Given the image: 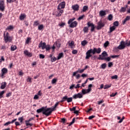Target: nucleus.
<instances>
[{
	"label": "nucleus",
	"instance_id": "obj_1",
	"mask_svg": "<svg viewBox=\"0 0 130 130\" xmlns=\"http://www.w3.org/2000/svg\"><path fill=\"white\" fill-rule=\"evenodd\" d=\"M58 104V103H56L52 108L42 107L41 108L38 109L37 112V113H41L42 112L44 115L49 116L50 115H51L53 111H55L56 107H57Z\"/></svg>",
	"mask_w": 130,
	"mask_h": 130
},
{
	"label": "nucleus",
	"instance_id": "obj_2",
	"mask_svg": "<svg viewBox=\"0 0 130 130\" xmlns=\"http://www.w3.org/2000/svg\"><path fill=\"white\" fill-rule=\"evenodd\" d=\"M100 54L101 53V48H93V49H90L88 50L86 53V59H89L90 57H91L92 54Z\"/></svg>",
	"mask_w": 130,
	"mask_h": 130
},
{
	"label": "nucleus",
	"instance_id": "obj_3",
	"mask_svg": "<svg viewBox=\"0 0 130 130\" xmlns=\"http://www.w3.org/2000/svg\"><path fill=\"white\" fill-rule=\"evenodd\" d=\"M4 39L5 43H8V42H12L13 41V37L10 36V34L8 32H6L4 34Z\"/></svg>",
	"mask_w": 130,
	"mask_h": 130
},
{
	"label": "nucleus",
	"instance_id": "obj_4",
	"mask_svg": "<svg viewBox=\"0 0 130 130\" xmlns=\"http://www.w3.org/2000/svg\"><path fill=\"white\" fill-rule=\"evenodd\" d=\"M75 19V18H72V19H70L68 21V24H70V27L71 28H75V27L78 26V22H77L76 21L73 22V21H74Z\"/></svg>",
	"mask_w": 130,
	"mask_h": 130
},
{
	"label": "nucleus",
	"instance_id": "obj_5",
	"mask_svg": "<svg viewBox=\"0 0 130 130\" xmlns=\"http://www.w3.org/2000/svg\"><path fill=\"white\" fill-rule=\"evenodd\" d=\"M93 85L92 84H89L88 87L87 89H82V93L83 95H85L86 94H88V93H90L91 91H92V87Z\"/></svg>",
	"mask_w": 130,
	"mask_h": 130
},
{
	"label": "nucleus",
	"instance_id": "obj_6",
	"mask_svg": "<svg viewBox=\"0 0 130 130\" xmlns=\"http://www.w3.org/2000/svg\"><path fill=\"white\" fill-rule=\"evenodd\" d=\"M100 57H98V59L99 60H104V59L102 58H105L107 57V56H108V54H107V52L106 51H104L102 52L101 55H99Z\"/></svg>",
	"mask_w": 130,
	"mask_h": 130
},
{
	"label": "nucleus",
	"instance_id": "obj_7",
	"mask_svg": "<svg viewBox=\"0 0 130 130\" xmlns=\"http://www.w3.org/2000/svg\"><path fill=\"white\" fill-rule=\"evenodd\" d=\"M105 24L106 23L104 21L100 20L98 23V26L96 27L97 30H100L101 29H102V28L105 26Z\"/></svg>",
	"mask_w": 130,
	"mask_h": 130
},
{
	"label": "nucleus",
	"instance_id": "obj_8",
	"mask_svg": "<svg viewBox=\"0 0 130 130\" xmlns=\"http://www.w3.org/2000/svg\"><path fill=\"white\" fill-rule=\"evenodd\" d=\"M34 119H35V117L30 118L28 120H26L25 122L26 126H29H29H32L33 123H30V121H32V120H34Z\"/></svg>",
	"mask_w": 130,
	"mask_h": 130
},
{
	"label": "nucleus",
	"instance_id": "obj_9",
	"mask_svg": "<svg viewBox=\"0 0 130 130\" xmlns=\"http://www.w3.org/2000/svg\"><path fill=\"white\" fill-rule=\"evenodd\" d=\"M124 48H125V43L123 41H121L120 45L116 48V49H119L120 50H121L122 49H124Z\"/></svg>",
	"mask_w": 130,
	"mask_h": 130
},
{
	"label": "nucleus",
	"instance_id": "obj_10",
	"mask_svg": "<svg viewBox=\"0 0 130 130\" xmlns=\"http://www.w3.org/2000/svg\"><path fill=\"white\" fill-rule=\"evenodd\" d=\"M6 74H8V69L6 68H4L1 70V77L2 79H4L5 78V75H6Z\"/></svg>",
	"mask_w": 130,
	"mask_h": 130
},
{
	"label": "nucleus",
	"instance_id": "obj_11",
	"mask_svg": "<svg viewBox=\"0 0 130 130\" xmlns=\"http://www.w3.org/2000/svg\"><path fill=\"white\" fill-rule=\"evenodd\" d=\"M66 8V2H63L59 4L57 6V10H61V9H64Z\"/></svg>",
	"mask_w": 130,
	"mask_h": 130
},
{
	"label": "nucleus",
	"instance_id": "obj_12",
	"mask_svg": "<svg viewBox=\"0 0 130 130\" xmlns=\"http://www.w3.org/2000/svg\"><path fill=\"white\" fill-rule=\"evenodd\" d=\"M87 25L88 26V27H91V32H93L94 30H95V25H94L93 23H91L90 22H87Z\"/></svg>",
	"mask_w": 130,
	"mask_h": 130
},
{
	"label": "nucleus",
	"instance_id": "obj_13",
	"mask_svg": "<svg viewBox=\"0 0 130 130\" xmlns=\"http://www.w3.org/2000/svg\"><path fill=\"white\" fill-rule=\"evenodd\" d=\"M0 10L2 12L5 11V1L4 0L0 1Z\"/></svg>",
	"mask_w": 130,
	"mask_h": 130
},
{
	"label": "nucleus",
	"instance_id": "obj_14",
	"mask_svg": "<svg viewBox=\"0 0 130 130\" xmlns=\"http://www.w3.org/2000/svg\"><path fill=\"white\" fill-rule=\"evenodd\" d=\"M73 99H78V98L80 99L81 98H83V94H82L81 93L75 94L73 95Z\"/></svg>",
	"mask_w": 130,
	"mask_h": 130
},
{
	"label": "nucleus",
	"instance_id": "obj_15",
	"mask_svg": "<svg viewBox=\"0 0 130 130\" xmlns=\"http://www.w3.org/2000/svg\"><path fill=\"white\" fill-rule=\"evenodd\" d=\"M63 13V10L62 9H57V11L56 12V17H60Z\"/></svg>",
	"mask_w": 130,
	"mask_h": 130
},
{
	"label": "nucleus",
	"instance_id": "obj_16",
	"mask_svg": "<svg viewBox=\"0 0 130 130\" xmlns=\"http://www.w3.org/2000/svg\"><path fill=\"white\" fill-rule=\"evenodd\" d=\"M72 9L75 11V12H78L80 9V6L78 4L72 5Z\"/></svg>",
	"mask_w": 130,
	"mask_h": 130
},
{
	"label": "nucleus",
	"instance_id": "obj_17",
	"mask_svg": "<svg viewBox=\"0 0 130 130\" xmlns=\"http://www.w3.org/2000/svg\"><path fill=\"white\" fill-rule=\"evenodd\" d=\"M46 47V43H42V41H41L40 44H39V48H41L42 49H45V48Z\"/></svg>",
	"mask_w": 130,
	"mask_h": 130
},
{
	"label": "nucleus",
	"instance_id": "obj_18",
	"mask_svg": "<svg viewBox=\"0 0 130 130\" xmlns=\"http://www.w3.org/2000/svg\"><path fill=\"white\" fill-rule=\"evenodd\" d=\"M24 54L28 57H32V53L27 50L24 51Z\"/></svg>",
	"mask_w": 130,
	"mask_h": 130
},
{
	"label": "nucleus",
	"instance_id": "obj_19",
	"mask_svg": "<svg viewBox=\"0 0 130 130\" xmlns=\"http://www.w3.org/2000/svg\"><path fill=\"white\" fill-rule=\"evenodd\" d=\"M84 72H85L84 69H81H81H79L78 70V71H76V72H75L73 73V76H76V75L77 74H78V73H79L80 74H82V73H84Z\"/></svg>",
	"mask_w": 130,
	"mask_h": 130
},
{
	"label": "nucleus",
	"instance_id": "obj_20",
	"mask_svg": "<svg viewBox=\"0 0 130 130\" xmlns=\"http://www.w3.org/2000/svg\"><path fill=\"white\" fill-rule=\"evenodd\" d=\"M99 15L100 17H104L107 15L106 11L105 10H101L99 12Z\"/></svg>",
	"mask_w": 130,
	"mask_h": 130
},
{
	"label": "nucleus",
	"instance_id": "obj_21",
	"mask_svg": "<svg viewBox=\"0 0 130 130\" xmlns=\"http://www.w3.org/2000/svg\"><path fill=\"white\" fill-rule=\"evenodd\" d=\"M129 20H130V16H127L126 17V18L124 19V20H123L122 21L123 25H124L125 24V23H126V22H127V21H129Z\"/></svg>",
	"mask_w": 130,
	"mask_h": 130
},
{
	"label": "nucleus",
	"instance_id": "obj_22",
	"mask_svg": "<svg viewBox=\"0 0 130 130\" xmlns=\"http://www.w3.org/2000/svg\"><path fill=\"white\" fill-rule=\"evenodd\" d=\"M126 8H127V5H126L125 7H121L119 12H120V13H125Z\"/></svg>",
	"mask_w": 130,
	"mask_h": 130
},
{
	"label": "nucleus",
	"instance_id": "obj_23",
	"mask_svg": "<svg viewBox=\"0 0 130 130\" xmlns=\"http://www.w3.org/2000/svg\"><path fill=\"white\" fill-rule=\"evenodd\" d=\"M88 7L87 6H84L81 11V13H85V12L88 11Z\"/></svg>",
	"mask_w": 130,
	"mask_h": 130
},
{
	"label": "nucleus",
	"instance_id": "obj_24",
	"mask_svg": "<svg viewBox=\"0 0 130 130\" xmlns=\"http://www.w3.org/2000/svg\"><path fill=\"white\" fill-rule=\"evenodd\" d=\"M26 14H21L20 15V17H19V19L20 20H24V19H25V17H26Z\"/></svg>",
	"mask_w": 130,
	"mask_h": 130
},
{
	"label": "nucleus",
	"instance_id": "obj_25",
	"mask_svg": "<svg viewBox=\"0 0 130 130\" xmlns=\"http://www.w3.org/2000/svg\"><path fill=\"white\" fill-rule=\"evenodd\" d=\"M62 57H63V53L61 52V53H60L58 55V57H57V60L60 59V58H62Z\"/></svg>",
	"mask_w": 130,
	"mask_h": 130
},
{
	"label": "nucleus",
	"instance_id": "obj_26",
	"mask_svg": "<svg viewBox=\"0 0 130 130\" xmlns=\"http://www.w3.org/2000/svg\"><path fill=\"white\" fill-rule=\"evenodd\" d=\"M108 20L109 21H112L113 20V15L112 14H109L108 16Z\"/></svg>",
	"mask_w": 130,
	"mask_h": 130
},
{
	"label": "nucleus",
	"instance_id": "obj_27",
	"mask_svg": "<svg viewBox=\"0 0 130 130\" xmlns=\"http://www.w3.org/2000/svg\"><path fill=\"white\" fill-rule=\"evenodd\" d=\"M17 49V46L16 45H12L11 47V51H15Z\"/></svg>",
	"mask_w": 130,
	"mask_h": 130
},
{
	"label": "nucleus",
	"instance_id": "obj_28",
	"mask_svg": "<svg viewBox=\"0 0 130 130\" xmlns=\"http://www.w3.org/2000/svg\"><path fill=\"white\" fill-rule=\"evenodd\" d=\"M68 100V96L65 95L64 97H63L60 101V102H64L65 101H67Z\"/></svg>",
	"mask_w": 130,
	"mask_h": 130
},
{
	"label": "nucleus",
	"instance_id": "obj_29",
	"mask_svg": "<svg viewBox=\"0 0 130 130\" xmlns=\"http://www.w3.org/2000/svg\"><path fill=\"white\" fill-rule=\"evenodd\" d=\"M116 27H115V26H113L112 27H110V33H111L112 32H113V31H114V30H115Z\"/></svg>",
	"mask_w": 130,
	"mask_h": 130
},
{
	"label": "nucleus",
	"instance_id": "obj_30",
	"mask_svg": "<svg viewBox=\"0 0 130 130\" xmlns=\"http://www.w3.org/2000/svg\"><path fill=\"white\" fill-rule=\"evenodd\" d=\"M7 86V82H5L4 84H2L1 86V89H4Z\"/></svg>",
	"mask_w": 130,
	"mask_h": 130
},
{
	"label": "nucleus",
	"instance_id": "obj_31",
	"mask_svg": "<svg viewBox=\"0 0 130 130\" xmlns=\"http://www.w3.org/2000/svg\"><path fill=\"white\" fill-rule=\"evenodd\" d=\"M4 94H5L4 90H3L2 91H0V99H2V98H4Z\"/></svg>",
	"mask_w": 130,
	"mask_h": 130
},
{
	"label": "nucleus",
	"instance_id": "obj_32",
	"mask_svg": "<svg viewBox=\"0 0 130 130\" xmlns=\"http://www.w3.org/2000/svg\"><path fill=\"white\" fill-rule=\"evenodd\" d=\"M88 27H84L83 29V31L84 33H88V30H89V28H88Z\"/></svg>",
	"mask_w": 130,
	"mask_h": 130
},
{
	"label": "nucleus",
	"instance_id": "obj_33",
	"mask_svg": "<svg viewBox=\"0 0 130 130\" xmlns=\"http://www.w3.org/2000/svg\"><path fill=\"white\" fill-rule=\"evenodd\" d=\"M13 29H14V26H13V25L8 26L6 28V30H13Z\"/></svg>",
	"mask_w": 130,
	"mask_h": 130
},
{
	"label": "nucleus",
	"instance_id": "obj_34",
	"mask_svg": "<svg viewBox=\"0 0 130 130\" xmlns=\"http://www.w3.org/2000/svg\"><path fill=\"white\" fill-rule=\"evenodd\" d=\"M51 48L50 47V46H49V45H47L46 46V48H45V49L46 50V51H48L50 50Z\"/></svg>",
	"mask_w": 130,
	"mask_h": 130
},
{
	"label": "nucleus",
	"instance_id": "obj_35",
	"mask_svg": "<svg viewBox=\"0 0 130 130\" xmlns=\"http://www.w3.org/2000/svg\"><path fill=\"white\" fill-rule=\"evenodd\" d=\"M44 28V26H43V24H40L38 26V30H41L42 29Z\"/></svg>",
	"mask_w": 130,
	"mask_h": 130
},
{
	"label": "nucleus",
	"instance_id": "obj_36",
	"mask_svg": "<svg viewBox=\"0 0 130 130\" xmlns=\"http://www.w3.org/2000/svg\"><path fill=\"white\" fill-rule=\"evenodd\" d=\"M74 44H75V42L73 41H72L71 43H69V45L71 47V48H73V46H74Z\"/></svg>",
	"mask_w": 130,
	"mask_h": 130
},
{
	"label": "nucleus",
	"instance_id": "obj_37",
	"mask_svg": "<svg viewBox=\"0 0 130 130\" xmlns=\"http://www.w3.org/2000/svg\"><path fill=\"white\" fill-rule=\"evenodd\" d=\"M102 59H104V60H106L107 61H110L111 58L110 57H108L105 58H102Z\"/></svg>",
	"mask_w": 130,
	"mask_h": 130
},
{
	"label": "nucleus",
	"instance_id": "obj_38",
	"mask_svg": "<svg viewBox=\"0 0 130 130\" xmlns=\"http://www.w3.org/2000/svg\"><path fill=\"white\" fill-rule=\"evenodd\" d=\"M38 25H39V21L37 20L34 22V24H33L34 26H38Z\"/></svg>",
	"mask_w": 130,
	"mask_h": 130
},
{
	"label": "nucleus",
	"instance_id": "obj_39",
	"mask_svg": "<svg viewBox=\"0 0 130 130\" xmlns=\"http://www.w3.org/2000/svg\"><path fill=\"white\" fill-rule=\"evenodd\" d=\"M56 82H57V79L54 78L52 80V84H56Z\"/></svg>",
	"mask_w": 130,
	"mask_h": 130
},
{
	"label": "nucleus",
	"instance_id": "obj_40",
	"mask_svg": "<svg viewBox=\"0 0 130 130\" xmlns=\"http://www.w3.org/2000/svg\"><path fill=\"white\" fill-rule=\"evenodd\" d=\"M108 45H109V42H108V41H106L104 44V46L105 48H106V47H107V46H108Z\"/></svg>",
	"mask_w": 130,
	"mask_h": 130
},
{
	"label": "nucleus",
	"instance_id": "obj_41",
	"mask_svg": "<svg viewBox=\"0 0 130 130\" xmlns=\"http://www.w3.org/2000/svg\"><path fill=\"white\" fill-rule=\"evenodd\" d=\"M73 101V98H67V102L68 103H71Z\"/></svg>",
	"mask_w": 130,
	"mask_h": 130
},
{
	"label": "nucleus",
	"instance_id": "obj_42",
	"mask_svg": "<svg viewBox=\"0 0 130 130\" xmlns=\"http://www.w3.org/2000/svg\"><path fill=\"white\" fill-rule=\"evenodd\" d=\"M110 87H111V84H107L105 86L104 89L105 90L106 89H108V88H110Z\"/></svg>",
	"mask_w": 130,
	"mask_h": 130
},
{
	"label": "nucleus",
	"instance_id": "obj_43",
	"mask_svg": "<svg viewBox=\"0 0 130 130\" xmlns=\"http://www.w3.org/2000/svg\"><path fill=\"white\" fill-rule=\"evenodd\" d=\"M86 44H87V41L84 40L81 42V45H82V46H85Z\"/></svg>",
	"mask_w": 130,
	"mask_h": 130
},
{
	"label": "nucleus",
	"instance_id": "obj_44",
	"mask_svg": "<svg viewBox=\"0 0 130 130\" xmlns=\"http://www.w3.org/2000/svg\"><path fill=\"white\" fill-rule=\"evenodd\" d=\"M75 120H76V119H75V118H74L72 119V121L70 123L69 126H71V125H72V124H74V123H75Z\"/></svg>",
	"mask_w": 130,
	"mask_h": 130
},
{
	"label": "nucleus",
	"instance_id": "obj_45",
	"mask_svg": "<svg viewBox=\"0 0 130 130\" xmlns=\"http://www.w3.org/2000/svg\"><path fill=\"white\" fill-rule=\"evenodd\" d=\"M39 57H40V58L43 59V58H45V55H44L42 54H40Z\"/></svg>",
	"mask_w": 130,
	"mask_h": 130
},
{
	"label": "nucleus",
	"instance_id": "obj_46",
	"mask_svg": "<svg viewBox=\"0 0 130 130\" xmlns=\"http://www.w3.org/2000/svg\"><path fill=\"white\" fill-rule=\"evenodd\" d=\"M84 17H85V15H83L82 16L79 17L78 18V21H81V20H83V19H84Z\"/></svg>",
	"mask_w": 130,
	"mask_h": 130
},
{
	"label": "nucleus",
	"instance_id": "obj_47",
	"mask_svg": "<svg viewBox=\"0 0 130 130\" xmlns=\"http://www.w3.org/2000/svg\"><path fill=\"white\" fill-rule=\"evenodd\" d=\"M56 60V57L53 56L52 58H51V61L52 62H54V61H55Z\"/></svg>",
	"mask_w": 130,
	"mask_h": 130
},
{
	"label": "nucleus",
	"instance_id": "obj_48",
	"mask_svg": "<svg viewBox=\"0 0 130 130\" xmlns=\"http://www.w3.org/2000/svg\"><path fill=\"white\" fill-rule=\"evenodd\" d=\"M65 25L66 23L64 22H61L60 24H59V26H60L61 28H62V27H63V26H64Z\"/></svg>",
	"mask_w": 130,
	"mask_h": 130
},
{
	"label": "nucleus",
	"instance_id": "obj_49",
	"mask_svg": "<svg viewBox=\"0 0 130 130\" xmlns=\"http://www.w3.org/2000/svg\"><path fill=\"white\" fill-rule=\"evenodd\" d=\"M101 68L102 69H105L106 68V63H104L103 64H101Z\"/></svg>",
	"mask_w": 130,
	"mask_h": 130
},
{
	"label": "nucleus",
	"instance_id": "obj_50",
	"mask_svg": "<svg viewBox=\"0 0 130 130\" xmlns=\"http://www.w3.org/2000/svg\"><path fill=\"white\" fill-rule=\"evenodd\" d=\"M18 120L20 121V122H23V120H24V117L22 116L21 117L18 118Z\"/></svg>",
	"mask_w": 130,
	"mask_h": 130
},
{
	"label": "nucleus",
	"instance_id": "obj_51",
	"mask_svg": "<svg viewBox=\"0 0 130 130\" xmlns=\"http://www.w3.org/2000/svg\"><path fill=\"white\" fill-rule=\"evenodd\" d=\"M113 25L115 27H117L118 26V25H119V23H118V21H115L114 23H113Z\"/></svg>",
	"mask_w": 130,
	"mask_h": 130
},
{
	"label": "nucleus",
	"instance_id": "obj_52",
	"mask_svg": "<svg viewBox=\"0 0 130 130\" xmlns=\"http://www.w3.org/2000/svg\"><path fill=\"white\" fill-rule=\"evenodd\" d=\"M56 46L58 47V48H59V47H60V43H59V42H56Z\"/></svg>",
	"mask_w": 130,
	"mask_h": 130
},
{
	"label": "nucleus",
	"instance_id": "obj_53",
	"mask_svg": "<svg viewBox=\"0 0 130 130\" xmlns=\"http://www.w3.org/2000/svg\"><path fill=\"white\" fill-rule=\"evenodd\" d=\"M113 62H109L108 63V67L109 68H111V67H113Z\"/></svg>",
	"mask_w": 130,
	"mask_h": 130
},
{
	"label": "nucleus",
	"instance_id": "obj_54",
	"mask_svg": "<svg viewBox=\"0 0 130 130\" xmlns=\"http://www.w3.org/2000/svg\"><path fill=\"white\" fill-rule=\"evenodd\" d=\"M116 95H117V92H115L114 93H112L111 94H110V97H115V96H116Z\"/></svg>",
	"mask_w": 130,
	"mask_h": 130
},
{
	"label": "nucleus",
	"instance_id": "obj_55",
	"mask_svg": "<svg viewBox=\"0 0 130 130\" xmlns=\"http://www.w3.org/2000/svg\"><path fill=\"white\" fill-rule=\"evenodd\" d=\"M30 40H31V38H27L26 41V44H28L29 42H30Z\"/></svg>",
	"mask_w": 130,
	"mask_h": 130
},
{
	"label": "nucleus",
	"instance_id": "obj_56",
	"mask_svg": "<svg viewBox=\"0 0 130 130\" xmlns=\"http://www.w3.org/2000/svg\"><path fill=\"white\" fill-rule=\"evenodd\" d=\"M104 102V100H102V101H100L98 102V104L99 105H100L101 104H102Z\"/></svg>",
	"mask_w": 130,
	"mask_h": 130
},
{
	"label": "nucleus",
	"instance_id": "obj_57",
	"mask_svg": "<svg viewBox=\"0 0 130 130\" xmlns=\"http://www.w3.org/2000/svg\"><path fill=\"white\" fill-rule=\"evenodd\" d=\"M77 53H78V50H73L72 51V54H77Z\"/></svg>",
	"mask_w": 130,
	"mask_h": 130
},
{
	"label": "nucleus",
	"instance_id": "obj_58",
	"mask_svg": "<svg viewBox=\"0 0 130 130\" xmlns=\"http://www.w3.org/2000/svg\"><path fill=\"white\" fill-rule=\"evenodd\" d=\"M119 56V55H114L111 56V57H112V58H116V57H118Z\"/></svg>",
	"mask_w": 130,
	"mask_h": 130
},
{
	"label": "nucleus",
	"instance_id": "obj_59",
	"mask_svg": "<svg viewBox=\"0 0 130 130\" xmlns=\"http://www.w3.org/2000/svg\"><path fill=\"white\" fill-rule=\"evenodd\" d=\"M7 3H9V4H11V3H14V2H16V0H7Z\"/></svg>",
	"mask_w": 130,
	"mask_h": 130
},
{
	"label": "nucleus",
	"instance_id": "obj_60",
	"mask_svg": "<svg viewBox=\"0 0 130 130\" xmlns=\"http://www.w3.org/2000/svg\"><path fill=\"white\" fill-rule=\"evenodd\" d=\"M77 107H74L73 108H70V111H75Z\"/></svg>",
	"mask_w": 130,
	"mask_h": 130
},
{
	"label": "nucleus",
	"instance_id": "obj_61",
	"mask_svg": "<svg viewBox=\"0 0 130 130\" xmlns=\"http://www.w3.org/2000/svg\"><path fill=\"white\" fill-rule=\"evenodd\" d=\"M12 96V92H9L6 94V97H11Z\"/></svg>",
	"mask_w": 130,
	"mask_h": 130
},
{
	"label": "nucleus",
	"instance_id": "obj_62",
	"mask_svg": "<svg viewBox=\"0 0 130 130\" xmlns=\"http://www.w3.org/2000/svg\"><path fill=\"white\" fill-rule=\"evenodd\" d=\"M125 46H130V41L128 42L125 43Z\"/></svg>",
	"mask_w": 130,
	"mask_h": 130
},
{
	"label": "nucleus",
	"instance_id": "obj_63",
	"mask_svg": "<svg viewBox=\"0 0 130 130\" xmlns=\"http://www.w3.org/2000/svg\"><path fill=\"white\" fill-rule=\"evenodd\" d=\"M94 117H95L94 115L90 116L88 117V119H89V120L93 119V118H94Z\"/></svg>",
	"mask_w": 130,
	"mask_h": 130
},
{
	"label": "nucleus",
	"instance_id": "obj_64",
	"mask_svg": "<svg viewBox=\"0 0 130 130\" xmlns=\"http://www.w3.org/2000/svg\"><path fill=\"white\" fill-rule=\"evenodd\" d=\"M117 78H118L117 75H114V76H112L111 79H117Z\"/></svg>",
	"mask_w": 130,
	"mask_h": 130
}]
</instances>
